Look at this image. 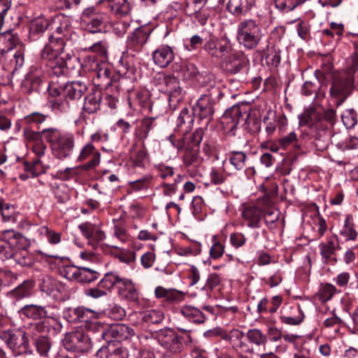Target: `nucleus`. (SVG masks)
<instances>
[{"mask_svg":"<svg viewBox=\"0 0 358 358\" xmlns=\"http://www.w3.org/2000/svg\"><path fill=\"white\" fill-rule=\"evenodd\" d=\"M320 255L325 263L335 264L337 259L333 255L335 254L336 248H339L338 243H336L332 238L328 239L326 243H322L319 245Z\"/></svg>","mask_w":358,"mask_h":358,"instance_id":"nucleus-35","label":"nucleus"},{"mask_svg":"<svg viewBox=\"0 0 358 358\" xmlns=\"http://www.w3.org/2000/svg\"><path fill=\"white\" fill-rule=\"evenodd\" d=\"M263 36L261 24L254 19H245L237 25V41L241 45L247 50L256 48Z\"/></svg>","mask_w":358,"mask_h":358,"instance_id":"nucleus-3","label":"nucleus"},{"mask_svg":"<svg viewBox=\"0 0 358 358\" xmlns=\"http://www.w3.org/2000/svg\"><path fill=\"white\" fill-rule=\"evenodd\" d=\"M354 88L353 80L349 76L335 79L330 87L329 93L335 101L336 107L341 106L352 94Z\"/></svg>","mask_w":358,"mask_h":358,"instance_id":"nucleus-8","label":"nucleus"},{"mask_svg":"<svg viewBox=\"0 0 358 358\" xmlns=\"http://www.w3.org/2000/svg\"><path fill=\"white\" fill-rule=\"evenodd\" d=\"M131 159L135 167L144 168L146 165V154L142 149L134 152Z\"/></svg>","mask_w":358,"mask_h":358,"instance_id":"nucleus-62","label":"nucleus"},{"mask_svg":"<svg viewBox=\"0 0 358 358\" xmlns=\"http://www.w3.org/2000/svg\"><path fill=\"white\" fill-rule=\"evenodd\" d=\"M48 22L44 17H37L31 20L29 31L31 35H36L43 33L48 27Z\"/></svg>","mask_w":358,"mask_h":358,"instance_id":"nucleus-51","label":"nucleus"},{"mask_svg":"<svg viewBox=\"0 0 358 358\" xmlns=\"http://www.w3.org/2000/svg\"><path fill=\"white\" fill-rule=\"evenodd\" d=\"M34 283L30 280H24L17 287L8 292V296L15 300H21L31 296Z\"/></svg>","mask_w":358,"mask_h":358,"instance_id":"nucleus-37","label":"nucleus"},{"mask_svg":"<svg viewBox=\"0 0 358 358\" xmlns=\"http://www.w3.org/2000/svg\"><path fill=\"white\" fill-rule=\"evenodd\" d=\"M108 325L97 321L89 322L87 328L89 332L97 334V340H104L107 337Z\"/></svg>","mask_w":358,"mask_h":358,"instance_id":"nucleus-45","label":"nucleus"},{"mask_svg":"<svg viewBox=\"0 0 358 358\" xmlns=\"http://www.w3.org/2000/svg\"><path fill=\"white\" fill-rule=\"evenodd\" d=\"M134 334L132 328L124 324H115L108 327L106 341L110 343L111 339L119 342L131 338Z\"/></svg>","mask_w":358,"mask_h":358,"instance_id":"nucleus-21","label":"nucleus"},{"mask_svg":"<svg viewBox=\"0 0 358 358\" xmlns=\"http://www.w3.org/2000/svg\"><path fill=\"white\" fill-rule=\"evenodd\" d=\"M173 58V52L169 45H162L152 53L155 64L162 68L166 67Z\"/></svg>","mask_w":358,"mask_h":358,"instance_id":"nucleus-28","label":"nucleus"},{"mask_svg":"<svg viewBox=\"0 0 358 358\" xmlns=\"http://www.w3.org/2000/svg\"><path fill=\"white\" fill-rule=\"evenodd\" d=\"M194 113L187 108H183L178 117L176 122V131L181 134H188L193 128Z\"/></svg>","mask_w":358,"mask_h":358,"instance_id":"nucleus-25","label":"nucleus"},{"mask_svg":"<svg viewBox=\"0 0 358 358\" xmlns=\"http://www.w3.org/2000/svg\"><path fill=\"white\" fill-rule=\"evenodd\" d=\"M213 243L210 249V257L212 259H217L220 258L224 252V245L217 241L216 236L213 237Z\"/></svg>","mask_w":358,"mask_h":358,"instance_id":"nucleus-61","label":"nucleus"},{"mask_svg":"<svg viewBox=\"0 0 358 358\" xmlns=\"http://www.w3.org/2000/svg\"><path fill=\"white\" fill-rule=\"evenodd\" d=\"M141 319L145 323L159 324L164 318V314L160 310H149L141 313Z\"/></svg>","mask_w":358,"mask_h":358,"instance_id":"nucleus-49","label":"nucleus"},{"mask_svg":"<svg viewBox=\"0 0 358 358\" xmlns=\"http://www.w3.org/2000/svg\"><path fill=\"white\" fill-rule=\"evenodd\" d=\"M180 312L189 322L197 324H201L205 322L206 317L203 313L199 308L193 306H182L180 308Z\"/></svg>","mask_w":358,"mask_h":358,"instance_id":"nucleus-36","label":"nucleus"},{"mask_svg":"<svg viewBox=\"0 0 358 358\" xmlns=\"http://www.w3.org/2000/svg\"><path fill=\"white\" fill-rule=\"evenodd\" d=\"M92 155V159L83 165L85 169H90L96 167L100 162V154L94 151V147L91 143H87L82 149L79 156L78 160L84 161L90 155Z\"/></svg>","mask_w":358,"mask_h":358,"instance_id":"nucleus-33","label":"nucleus"},{"mask_svg":"<svg viewBox=\"0 0 358 358\" xmlns=\"http://www.w3.org/2000/svg\"><path fill=\"white\" fill-rule=\"evenodd\" d=\"M114 236L122 243H127L130 241L131 236L128 233L127 229L124 224L117 222L113 227Z\"/></svg>","mask_w":358,"mask_h":358,"instance_id":"nucleus-52","label":"nucleus"},{"mask_svg":"<svg viewBox=\"0 0 358 358\" xmlns=\"http://www.w3.org/2000/svg\"><path fill=\"white\" fill-rule=\"evenodd\" d=\"M186 166L197 167L201 164L203 159L199 155V148L187 151L182 157Z\"/></svg>","mask_w":358,"mask_h":358,"instance_id":"nucleus-47","label":"nucleus"},{"mask_svg":"<svg viewBox=\"0 0 358 358\" xmlns=\"http://www.w3.org/2000/svg\"><path fill=\"white\" fill-rule=\"evenodd\" d=\"M62 89L64 96L70 99H79L82 97L87 90V86L85 83L80 81H73L67 83Z\"/></svg>","mask_w":358,"mask_h":358,"instance_id":"nucleus-31","label":"nucleus"},{"mask_svg":"<svg viewBox=\"0 0 358 358\" xmlns=\"http://www.w3.org/2000/svg\"><path fill=\"white\" fill-rule=\"evenodd\" d=\"M155 85L159 91L168 94L169 106L172 110H176L178 104L183 99V92L178 80L171 75L164 73H158L155 78Z\"/></svg>","mask_w":358,"mask_h":358,"instance_id":"nucleus-5","label":"nucleus"},{"mask_svg":"<svg viewBox=\"0 0 358 358\" xmlns=\"http://www.w3.org/2000/svg\"><path fill=\"white\" fill-rule=\"evenodd\" d=\"M192 111L194 115L198 116L200 120H205L204 124L206 127L214 113L213 99L207 94L201 95L193 107Z\"/></svg>","mask_w":358,"mask_h":358,"instance_id":"nucleus-16","label":"nucleus"},{"mask_svg":"<svg viewBox=\"0 0 358 358\" xmlns=\"http://www.w3.org/2000/svg\"><path fill=\"white\" fill-rule=\"evenodd\" d=\"M46 119V115L39 113H33L29 116H27L25 120L27 122L30 123L29 129H26L24 131V134H29L32 133V131H36L35 128L38 129V127L45 122Z\"/></svg>","mask_w":358,"mask_h":358,"instance_id":"nucleus-48","label":"nucleus"},{"mask_svg":"<svg viewBox=\"0 0 358 358\" xmlns=\"http://www.w3.org/2000/svg\"><path fill=\"white\" fill-rule=\"evenodd\" d=\"M118 294L127 299V301L139 306L140 297L139 292L136 287V285L131 279L122 278L120 284L118 285Z\"/></svg>","mask_w":358,"mask_h":358,"instance_id":"nucleus-20","label":"nucleus"},{"mask_svg":"<svg viewBox=\"0 0 358 358\" xmlns=\"http://www.w3.org/2000/svg\"><path fill=\"white\" fill-rule=\"evenodd\" d=\"M0 339L15 357L32 354L27 334L20 329L3 330L0 332Z\"/></svg>","mask_w":358,"mask_h":358,"instance_id":"nucleus-4","label":"nucleus"},{"mask_svg":"<svg viewBox=\"0 0 358 358\" xmlns=\"http://www.w3.org/2000/svg\"><path fill=\"white\" fill-rule=\"evenodd\" d=\"M100 101V93L90 94L85 98L83 109L89 113H95L99 109Z\"/></svg>","mask_w":358,"mask_h":358,"instance_id":"nucleus-44","label":"nucleus"},{"mask_svg":"<svg viewBox=\"0 0 358 358\" xmlns=\"http://www.w3.org/2000/svg\"><path fill=\"white\" fill-rule=\"evenodd\" d=\"M255 2L256 0H229L227 8L235 16L245 15L255 6Z\"/></svg>","mask_w":358,"mask_h":358,"instance_id":"nucleus-30","label":"nucleus"},{"mask_svg":"<svg viewBox=\"0 0 358 358\" xmlns=\"http://www.w3.org/2000/svg\"><path fill=\"white\" fill-rule=\"evenodd\" d=\"M115 257L123 263L129 264L134 262L136 259V254L134 252L120 249L115 254Z\"/></svg>","mask_w":358,"mask_h":358,"instance_id":"nucleus-63","label":"nucleus"},{"mask_svg":"<svg viewBox=\"0 0 358 358\" xmlns=\"http://www.w3.org/2000/svg\"><path fill=\"white\" fill-rule=\"evenodd\" d=\"M24 242V237L14 230L3 231L2 238H0V259L2 260L10 259L17 243Z\"/></svg>","mask_w":358,"mask_h":358,"instance_id":"nucleus-11","label":"nucleus"},{"mask_svg":"<svg viewBox=\"0 0 358 358\" xmlns=\"http://www.w3.org/2000/svg\"><path fill=\"white\" fill-rule=\"evenodd\" d=\"M62 92V89L52 82L48 87V104L52 111L56 113L66 112L69 107V102Z\"/></svg>","mask_w":358,"mask_h":358,"instance_id":"nucleus-14","label":"nucleus"},{"mask_svg":"<svg viewBox=\"0 0 358 358\" xmlns=\"http://www.w3.org/2000/svg\"><path fill=\"white\" fill-rule=\"evenodd\" d=\"M203 49L211 57L221 58L230 52L231 44L229 41L222 43L215 38H210L204 44Z\"/></svg>","mask_w":358,"mask_h":358,"instance_id":"nucleus-22","label":"nucleus"},{"mask_svg":"<svg viewBox=\"0 0 358 358\" xmlns=\"http://www.w3.org/2000/svg\"><path fill=\"white\" fill-rule=\"evenodd\" d=\"M228 71L233 73L239 72L247 64V59L242 52H234L224 59Z\"/></svg>","mask_w":358,"mask_h":358,"instance_id":"nucleus-32","label":"nucleus"},{"mask_svg":"<svg viewBox=\"0 0 358 358\" xmlns=\"http://www.w3.org/2000/svg\"><path fill=\"white\" fill-rule=\"evenodd\" d=\"M104 22V15L96 11L94 7L84 9L80 15L81 26L91 33L101 31Z\"/></svg>","mask_w":358,"mask_h":358,"instance_id":"nucleus-12","label":"nucleus"},{"mask_svg":"<svg viewBox=\"0 0 358 358\" xmlns=\"http://www.w3.org/2000/svg\"><path fill=\"white\" fill-rule=\"evenodd\" d=\"M341 118L347 129L353 128L357 123V115L354 109L345 110Z\"/></svg>","mask_w":358,"mask_h":358,"instance_id":"nucleus-56","label":"nucleus"},{"mask_svg":"<svg viewBox=\"0 0 358 358\" xmlns=\"http://www.w3.org/2000/svg\"><path fill=\"white\" fill-rule=\"evenodd\" d=\"M157 343L166 350L165 354L177 355L183 350L182 337L170 328H165L157 331L155 334Z\"/></svg>","mask_w":358,"mask_h":358,"instance_id":"nucleus-7","label":"nucleus"},{"mask_svg":"<svg viewBox=\"0 0 358 358\" xmlns=\"http://www.w3.org/2000/svg\"><path fill=\"white\" fill-rule=\"evenodd\" d=\"M316 114L313 112L305 111L299 117V124L306 125L308 124L309 127H313V124L310 123V120L313 117H315ZM336 117V112L333 108H329L325 110L324 114V118L322 120H319L314 124L315 129L318 131H327L335 122Z\"/></svg>","mask_w":358,"mask_h":358,"instance_id":"nucleus-10","label":"nucleus"},{"mask_svg":"<svg viewBox=\"0 0 358 358\" xmlns=\"http://www.w3.org/2000/svg\"><path fill=\"white\" fill-rule=\"evenodd\" d=\"M168 138L174 147L187 152L199 148L202 136H169Z\"/></svg>","mask_w":358,"mask_h":358,"instance_id":"nucleus-19","label":"nucleus"},{"mask_svg":"<svg viewBox=\"0 0 358 358\" xmlns=\"http://www.w3.org/2000/svg\"><path fill=\"white\" fill-rule=\"evenodd\" d=\"M48 333L41 334L34 338L35 346L41 356L47 355L51 348V342L46 335Z\"/></svg>","mask_w":358,"mask_h":358,"instance_id":"nucleus-43","label":"nucleus"},{"mask_svg":"<svg viewBox=\"0 0 358 358\" xmlns=\"http://www.w3.org/2000/svg\"><path fill=\"white\" fill-rule=\"evenodd\" d=\"M24 171L31 174V177H36L40 174L44 173L48 166H44L41 159H36L31 163L25 162L24 163Z\"/></svg>","mask_w":358,"mask_h":358,"instance_id":"nucleus-42","label":"nucleus"},{"mask_svg":"<svg viewBox=\"0 0 358 358\" xmlns=\"http://www.w3.org/2000/svg\"><path fill=\"white\" fill-rule=\"evenodd\" d=\"M28 243L27 239L24 238V242L17 243L16 248L13 251V255H11L12 259L15 262L21 266H28L32 264L33 259L32 256L28 251Z\"/></svg>","mask_w":358,"mask_h":358,"instance_id":"nucleus-26","label":"nucleus"},{"mask_svg":"<svg viewBox=\"0 0 358 358\" xmlns=\"http://www.w3.org/2000/svg\"><path fill=\"white\" fill-rule=\"evenodd\" d=\"M245 338V334L243 331L238 329H233L229 332H224L222 335V338L229 342L230 345L233 348L237 342L241 339Z\"/></svg>","mask_w":358,"mask_h":358,"instance_id":"nucleus-55","label":"nucleus"},{"mask_svg":"<svg viewBox=\"0 0 358 358\" xmlns=\"http://www.w3.org/2000/svg\"><path fill=\"white\" fill-rule=\"evenodd\" d=\"M246 156L243 152H234L229 157V162L236 170H241L245 166Z\"/></svg>","mask_w":358,"mask_h":358,"instance_id":"nucleus-59","label":"nucleus"},{"mask_svg":"<svg viewBox=\"0 0 358 358\" xmlns=\"http://www.w3.org/2000/svg\"><path fill=\"white\" fill-rule=\"evenodd\" d=\"M264 210L255 206H245L242 210L241 216L250 228H259Z\"/></svg>","mask_w":358,"mask_h":358,"instance_id":"nucleus-23","label":"nucleus"},{"mask_svg":"<svg viewBox=\"0 0 358 358\" xmlns=\"http://www.w3.org/2000/svg\"><path fill=\"white\" fill-rule=\"evenodd\" d=\"M19 313L22 317L34 320L45 318L42 322L31 324L30 329L34 333H55V330L60 327L59 308L56 305L27 304L20 308Z\"/></svg>","mask_w":358,"mask_h":358,"instance_id":"nucleus-1","label":"nucleus"},{"mask_svg":"<svg viewBox=\"0 0 358 358\" xmlns=\"http://www.w3.org/2000/svg\"><path fill=\"white\" fill-rule=\"evenodd\" d=\"M138 127L139 132L146 134L150 132H157L160 124L155 117H145L140 121Z\"/></svg>","mask_w":358,"mask_h":358,"instance_id":"nucleus-41","label":"nucleus"},{"mask_svg":"<svg viewBox=\"0 0 358 358\" xmlns=\"http://www.w3.org/2000/svg\"><path fill=\"white\" fill-rule=\"evenodd\" d=\"M63 344L67 350L78 352H88L92 347V338L82 331L68 333Z\"/></svg>","mask_w":358,"mask_h":358,"instance_id":"nucleus-9","label":"nucleus"},{"mask_svg":"<svg viewBox=\"0 0 358 358\" xmlns=\"http://www.w3.org/2000/svg\"><path fill=\"white\" fill-rule=\"evenodd\" d=\"M40 287L43 292L55 299H58L65 291L62 283L50 277L43 278Z\"/></svg>","mask_w":358,"mask_h":358,"instance_id":"nucleus-27","label":"nucleus"},{"mask_svg":"<svg viewBox=\"0 0 358 358\" xmlns=\"http://www.w3.org/2000/svg\"><path fill=\"white\" fill-rule=\"evenodd\" d=\"M65 41L62 36H50L48 43L41 52L43 64L51 71L50 74L63 75L71 62L70 53L64 52Z\"/></svg>","mask_w":358,"mask_h":358,"instance_id":"nucleus-2","label":"nucleus"},{"mask_svg":"<svg viewBox=\"0 0 358 358\" xmlns=\"http://www.w3.org/2000/svg\"><path fill=\"white\" fill-rule=\"evenodd\" d=\"M99 276V273L87 267H81L79 282L90 283Z\"/></svg>","mask_w":358,"mask_h":358,"instance_id":"nucleus-53","label":"nucleus"},{"mask_svg":"<svg viewBox=\"0 0 358 358\" xmlns=\"http://www.w3.org/2000/svg\"><path fill=\"white\" fill-rule=\"evenodd\" d=\"M339 234L346 241H355L357 239L358 233L355 229L353 217L351 215H348L345 217L343 226L340 229Z\"/></svg>","mask_w":358,"mask_h":358,"instance_id":"nucleus-38","label":"nucleus"},{"mask_svg":"<svg viewBox=\"0 0 358 358\" xmlns=\"http://www.w3.org/2000/svg\"><path fill=\"white\" fill-rule=\"evenodd\" d=\"M150 34V29L147 27H141L135 30L127 37V47L134 52H140L144 45L147 43Z\"/></svg>","mask_w":358,"mask_h":358,"instance_id":"nucleus-18","label":"nucleus"},{"mask_svg":"<svg viewBox=\"0 0 358 358\" xmlns=\"http://www.w3.org/2000/svg\"><path fill=\"white\" fill-rule=\"evenodd\" d=\"M44 73L41 67L32 66L21 83L22 91L26 94L38 92L43 82Z\"/></svg>","mask_w":358,"mask_h":358,"instance_id":"nucleus-13","label":"nucleus"},{"mask_svg":"<svg viewBox=\"0 0 358 358\" xmlns=\"http://www.w3.org/2000/svg\"><path fill=\"white\" fill-rule=\"evenodd\" d=\"M22 45L18 36L9 30L0 33V54L3 55Z\"/></svg>","mask_w":358,"mask_h":358,"instance_id":"nucleus-29","label":"nucleus"},{"mask_svg":"<svg viewBox=\"0 0 358 358\" xmlns=\"http://www.w3.org/2000/svg\"><path fill=\"white\" fill-rule=\"evenodd\" d=\"M51 148L54 155L59 159L69 156L73 148V141L69 136H50Z\"/></svg>","mask_w":358,"mask_h":358,"instance_id":"nucleus-17","label":"nucleus"},{"mask_svg":"<svg viewBox=\"0 0 358 358\" xmlns=\"http://www.w3.org/2000/svg\"><path fill=\"white\" fill-rule=\"evenodd\" d=\"M265 61L267 65L276 67L280 62V52L275 48H268L265 56Z\"/></svg>","mask_w":358,"mask_h":358,"instance_id":"nucleus-57","label":"nucleus"},{"mask_svg":"<svg viewBox=\"0 0 358 358\" xmlns=\"http://www.w3.org/2000/svg\"><path fill=\"white\" fill-rule=\"evenodd\" d=\"M108 8L112 14L117 17L128 15L131 11V6L127 0H106Z\"/></svg>","mask_w":358,"mask_h":358,"instance_id":"nucleus-34","label":"nucleus"},{"mask_svg":"<svg viewBox=\"0 0 358 358\" xmlns=\"http://www.w3.org/2000/svg\"><path fill=\"white\" fill-rule=\"evenodd\" d=\"M100 358H128L129 352L127 348L120 344L108 343L103 346L96 352Z\"/></svg>","mask_w":358,"mask_h":358,"instance_id":"nucleus-24","label":"nucleus"},{"mask_svg":"<svg viewBox=\"0 0 358 358\" xmlns=\"http://www.w3.org/2000/svg\"><path fill=\"white\" fill-rule=\"evenodd\" d=\"M151 176L145 175L139 179L134 181H129V187L134 191H138L143 189H147L150 183Z\"/></svg>","mask_w":358,"mask_h":358,"instance_id":"nucleus-58","label":"nucleus"},{"mask_svg":"<svg viewBox=\"0 0 358 358\" xmlns=\"http://www.w3.org/2000/svg\"><path fill=\"white\" fill-rule=\"evenodd\" d=\"M85 66L89 71L94 73V77L102 85L108 86L112 84L113 72L108 64L89 59Z\"/></svg>","mask_w":358,"mask_h":358,"instance_id":"nucleus-15","label":"nucleus"},{"mask_svg":"<svg viewBox=\"0 0 358 358\" xmlns=\"http://www.w3.org/2000/svg\"><path fill=\"white\" fill-rule=\"evenodd\" d=\"M73 314L80 322L88 323L91 319L96 318L97 313L85 307H78L73 310Z\"/></svg>","mask_w":358,"mask_h":358,"instance_id":"nucleus-50","label":"nucleus"},{"mask_svg":"<svg viewBox=\"0 0 358 358\" xmlns=\"http://www.w3.org/2000/svg\"><path fill=\"white\" fill-rule=\"evenodd\" d=\"M264 222L270 229L275 227V222L279 220L280 213L275 208H271L264 210Z\"/></svg>","mask_w":358,"mask_h":358,"instance_id":"nucleus-54","label":"nucleus"},{"mask_svg":"<svg viewBox=\"0 0 358 358\" xmlns=\"http://www.w3.org/2000/svg\"><path fill=\"white\" fill-rule=\"evenodd\" d=\"M336 292L337 289L334 285L330 283L322 284L317 292V296L321 302L325 303L331 300Z\"/></svg>","mask_w":358,"mask_h":358,"instance_id":"nucleus-46","label":"nucleus"},{"mask_svg":"<svg viewBox=\"0 0 358 358\" xmlns=\"http://www.w3.org/2000/svg\"><path fill=\"white\" fill-rule=\"evenodd\" d=\"M245 336L250 343L257 347H263L265 348L268 343L267 335L259 329L254 328L249 329Z\"/></svg>","mask_w":358,"mask_h":358,"instance_id":"nucleus-39","label":"nucleus"},{"mask_svg":"<svg viewBox=\"0 0 358 358\" xmlns=\"http://www.w3.org/2000/svg\"><path fill=\"white\" fill-rule=\"evenodd\" d=\"M123 278L120 277L116 273L109 272L104 275V277L99 282V287L105 289H110L115 285L118 288L120 281Z\"/></svg>","mask_w":358,"mask_h":358,"instance_id":"nucleus-40","label":"nucleus"},{"mask_svg":"<svg viewBox=\"0 0 358 358\" xmlns=\"http://www.w3.org/2000/svg\"><path fill=\"white\" fill-rule=\"evenodd\" d=\"M250 107L248 103H241L227 109L221 118V124L225 133L234 131L239 122H246L250 116Z\"/></svg>","mask_w":358,"mask_h":358,"instance_id":"nucleus-6","label":"nucleus"},{"mask_svg":"<svg viewBox=\"0 0 358 358\" xmlns=\"http://www.w3.org/2000/svg\"><path fill=\"white\" fill-rule=\"evenodd\" d=\"M41 233L44 234L49 243L56 245L61 241V234L56 232L46 226L41 228Z\"/></svg>","mask_w":358,"mask_h":358,"instance_id":"nucleus-60","label":"nucleus"},{"mask_svg":"<svg viewBox=\"0 0 358 358\" xmlns=\"http://www.w3.org/2000/svg\"><path fill=\"white\" fill-rule=\"evenodd\" d=\"M132 22V20H123L120 21H117L113 24V31L117 36H123L128 30L130 27V24Z\"/></svg>","mask_w":358,"mask_h":358,"instance_id":"nucleus-64","label":"nucleus"}]
</instances>
